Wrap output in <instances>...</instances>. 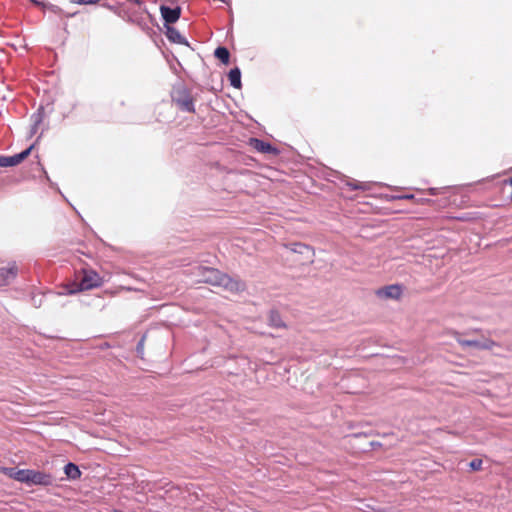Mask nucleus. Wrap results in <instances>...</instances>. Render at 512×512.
I'll list each match as a JSON object with an SVG mask.
<instances>
[{
  "label": "nucleus",
  "mask_w": 512,
  "mask_h": 512,
  "mask_svg": "<svg viewBox=\"0 0 512 512\" xmlns=\"http://www.w3.org/2000/svg\"><path fill=\"white\" fill-rule=\"evenodd\" d=\"M229 81L231 85L235 88L241 87V74L239 69H233L229 72Z\"/></svg>",
  "instance_id": "nucleus-12"
},
{
  "label": "nucleus",
  "mask_w": 512,
  "mask_h": 512,
  "mask_svg": "<svg viewBox=\"0 0 512 512\" xmlns=\"http://www.w3.org/2000/svg\"><path fill=\"white\" fill-rule=\"evenodd\" d=\"M375 295L382 301H399L404 296V287L400 284H391L378 288Z\"/></svg>",
  "instance_id": "nucleus-2"
},
{
  "label": "nucleus",
  "mask_w": 512,
  "mask_h": 512,
  "mask_svg": "<svg viewBox=\"0 0 512 512\" xmlns=\"http://www.w3.org/2000/svg\"><path fill=\"white\" fill-rule=\"evenodd\" d=\"M100 284H101L100 277L94 272H89V273H86L85 276L83 277V280L79 285V288L76 290H72L71 292L73 293L78 290L91 289L93 287L99 286Z\"/></svg>",
  "instance_id": "nucleus-8"
},
{
  "label": "nucleus",
  "mask_w": 512,
  "mask_h": 512,
  "mask_svg": "<svg viewBox=\"0 0 512 512\" xmlns=\"http://www.w3.org/2000/svg\"><path fill=\"white\" fill-rule=\"evenodd\" d=\"M161 14L166 22L174 23L178 20V18L180 16V9L179 8L161 7Z\"/></svg>",
  "instance_id": "nucleus-10"
},
{
  "label": "nucleus",
  "mask_w": 512,
  "mask_h": 512,
  "mask_svg": "<svg viewBox=\"0 0 512 512\" xmlns=\"http://www.w3.org/2000/svg\"><path fill=\"white\" fill-rule=\"evenodd\" d=\"M32 148H33V146L29 147L27 150H25L17 155H14V156L0 157V166L1 167H9V166H15V165L19 164L30 154Z\"/></svg>",
  "instance_id": "nucleus-7"
},
{
  "label": "nucleus",
  "mask_w": 512,
  "mask_h": 512,
  "mask_svg": "<svg viewBox=\"0 0 512 512\" xmlns=\"http://www.w3.org/2000/svg\"><path fill=\"white\" fill-rule=\"evenodd\" d=\"M215 55L217 58H219L224 63H228L229 61V52L226 48L219 47L215 51Z\"/></svg>",
  "instance_id": "nucleus-14"
},
{
  "label": "nucleus",
  "mask_w": 512,
  "mask_h": 512,
  "mask_svg": "<svg viewBox=\"0 0 512 512\" xmlns=\"http://www.w3.org/2000/svg\"><path fill=\"white\" fill-rule=\"evenodd\" d=\"M64 474L68 480L76 481L82 476V472L79 467L74 463H68L63 468Z\"/></svg>",
  "instance_id": "nucleus-9"
},
{
  "label": "nucleus",
  "mask_w": 512,
  "mask_h": 512,
  "mask_svg": "<svg viewBox=\"0 0 512 512\" xmlns=\"http://www.w3.org/2000/svg\"><path fill=\"white\" fill-rule=\"evenodd\" d=\"M459 344L472 350H492L496 347V343L486 337H479L474 339H461Z\"/></svg>",
  "instance_id": "nucleus-3"
},
{
  "label": "nucleus",
  "mask_w": 512,
  "mask_h": 512,
  "mask_svg": "<svg viewBox=\"0 0 512 512\" xmlns=\"http://www.w3.org/2000/svg\"><path fill=\"white\" fill-rule=\"evenodd\" d=\"M250 145L254 149H256V150H258L260 152H270V151H272V148H271V146L269 144H267L265 142H262V141H260L258 139H251L250 140Z\"/></svg>",
  "instance_id": "nucleus-13"
},
{
  "label": "nucleus",
  "mask_w": 512,
  "mask_h": 512,
  "mask_svg": "<svg viewBox=\"0 0 512 512\" xmlns=\"http://www.w3.org/2000/svg\"><path fill=\"white\" fill-rule=\"evenodd\" d=\"M166 35L171 41H173L175 43H179V44L186 43L185 39L182 37V35L173 27H170V26L167 27Z\"/></svg>",
  "instance_id": "nucleus-11"
},
{
  "label": "nucleus",
  "mask_w": 512,
  "mask_h": 512,
  "mask_svg": "<svg viewBox=\"0 0 512 512\" xmlns=\"http://www.w3.org/2000/svg\"><path fill=\"white\" fill-rule=\"evenodd\" d=\"M202 280L213 286L222 287L230 291H238L241 289L239 282L213 268H204L202 270Z\"/></svg>",
  "instance_id": "nucleus-1"
},
{
  "label": "nucleus",
  "mask_w": 512,
  "mask_h": 512,
  "mask_svg": "<svg viewBox=\"0 0 512 512\" xmlns=\"http://www.w3.org/2000/svg\"><path fill=\"white\" fill-rule=\"evenodd\" d=\"M4 274H6V276H5V277H7V278H8L9 276H10V277H14V275H15V271H14V269H13V268L2 269V270H1V275H2V276H4Z\"/></svg>",
  "instance_id": "nucleus-15"
},
{
  "label": "nucleus",
  "mask_w": 512,
  "mask_h": 512,
  "mask_svg": "<svg viewBox=\"0 0 512 512\" xmlns=\"http://www.w3.org/2000/svg\"><path fill=\"white\" fill-rule=\"evenodd\" d=\"M287 249L294 254H298L303 262H311L313 260L314 252L312 248L305 244L292 243L287 246Z\"/></svg>",
  "instance_id": "nucleus-5"
},
{
  "label": "nucleus",
  "mask_w": 512,
  "mask_h": 512,
  "mask_svg": "<svg viewBox=\"0 0 512 512\" xmlns=\"http://www.w3.org/2000/svg\"><path fill=\"white\" fill-rule=\"evenodd\" d=\"M28 470L29 469H16V468H7V467H0V472L6 475L7 477L18 481L20 483H27V476H28Z\"/></svg>",
  "instance_id": "nucleus-6"
},
{
  "label": "nucleus",
  "mask_w": 512,
  "mask_h": 512,
  "mask_svg": "<svg viewBox=\"0 0 512 512\" xmlns=\"http://www.w3.org/2000/svg\"><path fill=\"white\" fill-rule=\"evenodd\" d=\"M52 483L50 474L40 470H28L26 485L49 486Z\"/></svg>",
  "instance_id": "nucleus-4"
}]
</instances>
